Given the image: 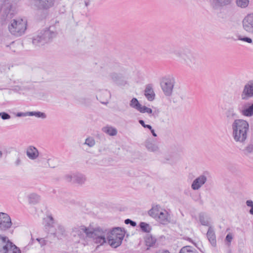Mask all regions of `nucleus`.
I'll list each match as a JSON object with an SVG mask.
<instances>
[{"instance_id":"6ab92c4d","label":"nucleus","mask_w":253,"mask_h":253,"mask_svg":"<svg viewBox=\"0 0 253 253\" xmlns=\"http://www.w3.org/2000/svg\"><path fill=\"white\" fill-rule=\"evenodd\" d=\"M144 95L148 101H152L154 100L155 94L151 84L146 85Z\"/></svg>"},{"instance_id":"cd10ccee","label":"nucleus","mask_w":253,"mask_h":253,"mask_svg":"<svg viewBox=\"0 0 253 253\" xmlns=\"http://www.w3.org/2000/svg\"><path fill=\"white\" fill-rule=\"evenodd\" d=\"M179 253H199L194 248L190 246L182 247Z\"/></svg>"},{"instance_id":"a19ab883","label":"nucleus","mask_w":253,"mask_h":253,"mask_svg":"<svg viewBox=\"0 0 253 253\" xmlns=\"http://www.w3.org/2000/svg\"><path fill=\"white\" fill-rule=\"evenodd\" d=\"M236 3L238 6L245 8L249 5V0H236Z\"/></svg>"},{"instance_id":"423d86ee","label":"nucleus","mask_w":253,"mask_h":253,"mask_svg":"<svg viewBox=\"0 0 253 253\" xmlns=\"http://www.w3.org/2000/svg\"><path fill=\"white\" fill-rule=\"evenodd\" d=\"M56 35L50 28L42 30L33 37L32 43L36 46H42L49 42Z\"/></svg>"},{"instance_id":"0eeeda50","label":"nucleus","mask_w":253,"mask_h":253,"mask_svg":"<svg viewBox=\"0 0 253 253\" xmlns=\"http://www.w3.org/2000/svg\"><path fill=\"white\" fill-rule=\"evenodd\" d=\"M125 232L120 227L113 229L107 237L109 244L112 247L116 248L120 246L125 237Z\"/></svg>"},{"instance_id":"052dcab7","label":"nucleus","mask_w":253,"mask_h":253,"mask_svg":"<svg viewBox=\"0 0 253 253\" xmlns=\"http://www.w3.org/2000/svg\"><path fill=\"white\" fill-rule=\"evenodd\" d=\"M2 152L0 150V159H1L2 157Z\"/></svg>"},{"instance_id":"79ce46f5","label":"nucleus","mask_w":253,"mask_h":253,"mask_svg":"<svg viewBox=\"0 0 253 253\" xmlns=\"http://www.w3.org/2000/svg\"><path fill=\"white\" fill-rule=\"evenodd\" d=\"M245 154H248L253 152V145H248L244 150Z\"/></svg>"},{"instance_id":"49530a36","label":"nucleus","mask_w":253,"mask_h":253,"mask_svg":"<svg viewBox=\"0 0 253 253\" xmlns=\"http://www.w3.org/2000/svg\"><path fill=\"white\" fill-rule=\"evenodd\" d=\"M125 223L126 224H130L133 227H134L136 225V223L135 221H133L130 219H126L125 220Z\"/></svg>"},{"instance_id":"412c9836","label":"nucleus","mask_w":253,"mask_h":253,"mask_svg":"<svg viewBox=\"0 0 253 253\" xmlns=\"http://www.w3.org/2000/svg\"><path fill=\"white\" fill-rule=\"evenodd\" d=\"M207 236L209 241L213 247L216 246V240L214 231L211 227L209 228L207 233Z\"/></svg>"},{"instance_id":"09e8293b","label":"nucleus","mask_w":253,"mask_h":253,"mask_svg":"<svg viewBox=\"0 0 253 253\" xmlns=\"http://www.w3.org/2000/svg\"><path fill=\"white\" fill-rule=\"evenodd\" d=\"M36 240L39 242L41 247L43 246L46 244V241L43 238H37L36 239Z\"/></svg>"},{"instance_id":"dca6fc26","label":"nucleus","mask_w":253,"mask_h":253,"mask_svg":"<svg viewBox=\"0 0 253 253\" xmlns=\"http://www.w3.org/2000/svg\"><path fill=\"white\" fill-rule=\"evenodd\" d=\"M26 153L28 158L32 160H36L39 155L38 150L33 146H28L26 149Z\"/></svg>"},{"instance_id":"ddd939ff","label":"nucleus","mask_w":253,"mask_h":253,"mask_svg":"<svg viewBox=\"0 0 253 253\" xmlns=\"http://www.w3.org/2000/svg\"><path fill=\"white\" fill-rule=\"evenodd\" d=\"M241 98L245 100L253 98V81L249 82L245 85L241 93Z\"/></svg>"},{"instance_id":"37998d69","label":"nucleus","mask_w":253,"mask_h":253,"mask_svg":"<svg viewBox=\"0 0 253 253\" xmlns=\"http://www.w3.org/2000/svg\"><path fill=\"white\" fill-rule=\"evenodd\" d=\"M238 38L239 40L242 41L249 43H251L253 42L252 39L249 37H242L241 36H238Z\"/></svg>"},{"instance_id":"c85d7f7f","label":"nucleus","mask_w":253,"mask_h":253,"mask_svg":"<svg viewBox=\"0 0 253 253\" xmlns=\"http://www.w3.org/2000/svg\"><path fill=\"white\" fill-rule=\"evenodd\" d=\"M40 200V197L36 193H31L28 196V201L31 204H36Z\"/></svg>"},{"instance_id":"f8f14e48","label":"nucleus","mask_w":253,"mask_h":253,"mask_svg":"<svg viewBox=\"0 0 253 253\" xmlns=\"http://www.w3.org/2000/svg\"><path fill=\"white\" fill-rule=\"evenodd\" d=\"M243 27L245 31L253 34V13L248 14L243 20Z\"/></svg>"},{"instance_id":"603ef678","label":"nucleus","mask_w":253,"mask_h":253,"mask_svg":"<svg viewBox=\"0 0 253 253\" xmlns=\"http://www.w3.org/2000/svg\"><path fill=\"white\" fill-rule=\"evenodd\" d=\"M66 178L69 181H73V175H67L66 176Z\"/></svg>"},{"instance_id":"c9c22d12","label":"nucleus","mask_w":253,"mask_h":253,"mask_svg":"<svg viewBox=\"0 0 253 253\" xmlns=\"http://www.w3.org/2000/svg\"><path fill=\"white\" fill-rule=\"evenodd\" d=\"M139 112L141 113H147L148 114H152V115L154 117H157L158 115V113H156V112L153 113V111L151 108L147 107L145 106H142V109H141Z\"/></svg>"},{"instance_id":"de8ad7c7","label":"nucleus","mask_w":253,"mask_h":253,"mask_svg":"<svg viewBox=\"0 0 253 253\" xmlns=\"http://www.w3.org/2000/svg\"><path fill=\"white\" fill-rule=\"evenodd\" d=\"M233 239V235L231 233L228 234L225 238V240L229 243L228 245H230L232 240Z\"/></svg>"},{"instance_id":"6e6d98bb","label":"nucleus","mask_w":253,"mask_h":253,"mask_svg":"<svg viewBox=\"0 0 253 253\" xmlns=\"http://www.w3.org/2000/svg\"><path fill=\"white\" fill-rule=\"evenodd\" d=\"M144 127L148 128L149 130H151L152 128V126L149 125H146Z\"/></svg>"},{"instance_id":"864d4df0","label":"nucleus","mask_w":253,"mask_h":253,"mask_svg":"<svg viewBox=\"0 0 253 253\" xmlns=\"http://www.w3.org/2000/svg\"><path fill=\"white\" fill-rule=\"evenodd\" d=\"M139 123L143 126V127H144L146 125V124H145V122L143 120H139Z\"/></svg>"},{"instance_id":"b1692460","label":"nucleus","mask_w":253,"mask_h":253,"mask_svg":"<svg viewBox=\"0 0 253 253\" xmlns=\"http://www.w3.org/2000/svg\"><path fill=\"white\" fill-rule=\"evenodd\" d=\"M8 248L2 252L3 253H21L20 250L11 242L8 244Z\"/></svg>"},{"instance_id":"2eb2a0df","label":"nucleus","mask_w":253,"mask_h":253,"mask_svg":"<svg viewBox=\"0 0 253 253\" xmlns=\"http://www.w3.org/2000/svg\"><path fill=\"white\" fill-rule=\"evenodd\" d=\"M36 5L38 9L47 10L54 4L55 0H35Z\"/></svg>"},{"instance_id":"680f3d73","label":"nucleus","mask_w":253,"mask_h":253,"mask_svg":"<svg viewBox=\"0 0 253 253\" xmlns=\"http://www.w3.org/2000/svg\"><path fill=\"white\" fill-rule=\"evenodd\" d=\"M163 253H169V251H166L165 252H164Z\"/></svg>"},{"instance_id":"1a4fd4ad","label":"nucleus","mask_w":253,"mask_h":253,"mask_svg":"<svg viewBox=\"0 0 253 253\" xmlns=\"http://www.w3.org/2000/svg\"><path fill=\"white\" fill-rule=\"evenodd\" d=\"M174 84V79L173 78H167L163 80L161 83V87L167 96H170L172 92Z\"/></svg>"},{"instance_id":"c03bdc74","label":"nucleus","mask_w":253,"mask_h":253,"mask_svg":"<svg viewBox=\"0 0 253 253\" xmlns=\"http://www.w3.org/2000/svg\"><path fill=\"white\" fill-rule=\"evenodd\" d=\"M0 117L2 120H5L10 119V116L7 113L0 112Z\"/></svg>"},{"instance_id":"5fc2aeb1","label":"nucleus","mask_w":253,"mask_h":253,"mask_svg":"<svg viewBox=\"0 0 253 253\" xmlns=\"http://www.w3.org/2000/svg\"><path fill=\"white\" fill-rule=\"evenodd\" d=\"M152 135L154 137H156L157 136V134L155 133V130L154 129L152 128L151 130H150Z\"/></svg>"},{"instance_id":"7ed1b4c3","label":"nucleus","mask_w":253,"mask_h":253,"mask_svg":"<svg viewBox=\"0 0 253 253\" xmlns=\"http://www.w3.org/2000/svg\"><path fill=\"white\" fill-rule=\"evenodd\" d=\"M177 61L192 70L197 69L200 66L198 56L188 48H177L172 51Z\"/></svg>"},{"instance_id":"a878e982","label":"nucleus","mask_w":253,"mask_h":253,"mask_svg":"<svg viewBox=\"0 0 253 253\" xmlns=\"http://www.w3.org/2000/svg\"><path fill=\"white\" fill-rule=\"evenodd\" d=\"M102 130L103 132L110 136H115L117 134V129L109 126H107L102 127Z\"/></svg>"},{"instance_id":"a18cd8bd","label":"nucleus","mask_w":253,"mask_h":253,"mask_svg":"<svg viewBox=\"0 0 253 253\" xmlns=\"http://www.w3.org/2000/svg\"><path fill=\"white\" fill-rule=\"evenodd\" d=\"M30 112H18L16 114V116L18 117H26V116H30Z\"/></svg>"},{"instance_id":"4c0bfd02","label":"nucleus","mask_w":253,"mask_h":253,"mask_svg":"<svg viewBox=\"0 0 253 253\" xmlns=\"http://www.w3.org/2000/svg\"><path fill=\"white\" fill-rule=\"evenodd\" d=\"M46 223L45 224V228L47 229V227H51L54 226L53 218L51 216H48L45 219Z\"/></svg>"},{"instance_id":"72a5a7b5","label":"nucleus","mask_w":253,"mask_h":253,"mask_svg":"<svg viewBox=\"0 0 253 253\" xmlns=\"http://www.w3.org/2000/svg\"><path fill=\"white\" fill-rule=\"evenodd\" d=\"M199 221L201 224L204 226H209V222L208 218L205 216L204 213H200L199 214Z\"/></svg>"},{"instance_id":"58836bf2","label":"nucleus","mask_w":253,"mask_h":253,"mask_svg":"<svg viewBox=\"0 0 253 253\" xmlns=\"http://www.w3.org/2000/svg\"><path fill=\"white\" fill-rule=\"evenodd\" d=\"M30 116H35L37 118H40L42 119H45L46 117V115L44 113L37 111V112H30Z\"/></svg>"},{"instance_id":"4be33fe9","label":"nucleus","mask_w":253,"mask_h":253,"mask_svg":"<svg viewBox=\"0 0 253 253\" xmlns=\"http://www.w3.org/2000/svg\"><path fill=\"white\" fill-rule=\"evenodd\" d=\"M49 232H50L51 234H53L55 237L59 239L64 237L65 233V230L63 226L59 224L57 225V228L55 232H53L51 230H49Z\"/></svg>"},{"instance_id":"e433bc0d","label":"nucleus","mask_w":253,"mask_h":253,"mask_svg":"<svg viewBox=\"0 0 253 253\" xmlns=\"http://www.w3.org/2000/svg\"><path fill=\"white\" fill-rule=\"evenodd\" d=\"M141 230L144 232H150L151 230V227L149 224L141 222L139 224Z\"/></svg>"},{"instance_id":"f257e3e1","label":"nucleus","mask_w":253,"mask_h":253,"mask_svg":"<svg viewBox=\"0 0 253 253\" xmlns=\"http://www.w3.org/2000/svg\"><path fill=\"white\" fill-rule=\"evenodd\" d=\"M107 230H103L100 227L92 228L91 227H86L84 225L75 227L73 229L72 234L75 238L77 242H80L81 240H84L85 236L87 237L92 238L94 242L96 244L103 245L106 243L105 235Z\"/></svg>"},{"instance_id":"f03ea898","label":"nucleus","mask_w":253,"mask_h":253,"mask_svg":"<svg viewBox=\"0 0 253 253\" xmlns=\"http://www.w3.org/2000/svg\"><path fill=\"white\" fill-rule=\"evenodd\" d=\"M177 61L192 70L197 69L200 66L198 56L188 48H177L172 51Z\"/></svg>"},{"instance_id":"a211bd4d","label":"nucleus","mask_w":253,"mask_h":253,"mask_svg":"<svg viewBox=\"0 0 253 253\" xmlns=\"http://www.w3.org/2000/svg\"><path fill=\"white\" fill-rule=\"evenodd\" d=\"M225 119L227 123H231L237 117V114L233 107L228 108L225 111Z\"/></svg>"},{"instance_id":"393cba45","label":"nucleus","mask_w":253,"mask_h":253,"mask_svg":"<svg viewBox=\"0 0 253 253\" xmlns=\"http://www.w3.org/2000/svg\"><path fill=\"white\" fill-rule=\"evenodd\" d=\"M10 242L7 237L0 235V252H3L6 248H8Z\"/></svg>"},{"instance_id":"4468645a","label":"nucleus","mask_w":253,"mask_h":253,"mask_svg":"<svg viewBox=\"0 0 253 253\" xmlns=\"http://www.w3.org/2000/svg\"><path fill=\"white\" fill-rule=\"evenodd\" d=\"M18 0H4L2 9L4 10L6 18H11L13 14V4H15Z\"/></svg>"},{"instance_id":"f3484780","label":"nucleus","mask_w":253,"mask_h":253,"mask_svg":"<svg viewBox=\"0 0 253 253\" xmlns=\"http://www.w3.org/2000/svg\"><path fill=\"white\" fill-rule=\"evenodd\" d=\"M145 146L148 151L157 153L159 152L158 145L150 139H147L145 142Z\"/></svg>"},{"instance_id":"4d7b16f0","label":"nucleus","mask_w":253,"mask_h":253,"mask_svg":"<svg viewBox=\"0 0 253 253\" xmlns=\"http://www.w3.org/2000/svg\"><path fill=\"white\" fill-rule=\"evenodd\" d=\"M103 94L106 95L107 96H110L109 92H108L107 90L103 91Z\"/></svg>"},{"instance_id":"2f4dec72","label":"nucleus","mask_w":253,"mask_h":253,"mask_svg":"<svg viewBox=\"0 0 253 253\" xmlns=\"http://www.w3.org/2000/svg\"><path fill=\"white\" fill-rule=\"evenodd\" d=\"M156 240L151 235H147L145 237L146 245L148 247H152L156 243Z\"/></svg>"},{"instance_id":"5701e85b","label":"nucleus","mask_w":253,"mask_h":253,"mask_svg":"<svg viewBox=\"0 0 253 253\" xmlns=\"http://www.w3.org/2000/svg\"><path fill=\"white\" fill-rule=\"evenodd\" d=\"M168 214L166 211H160L156 219L161 223L165 224L168 222Z\"/></svg>"},{"instance_id":"aec40b11","label":"nucleus","mask_w":253,"mask_h":253,"mask_svg":"<svg viewBox=\"0 0 253 253\" xmlns=\"http://www.w3.org/2000/svg\"><path fill=\"white\" fill-rule=\"evenodd\" d=\"M231 0H211V4L214 9H218L229 4Z\"/></svg>"},{"instance_id":"3c124183","label":"nucleus","mask_w":253,"mask_h":253,"mask_svg":"<svg viewBox=\"0 0 253 253\" xmlns=\"http://www.w3.org/2000/svg\"><path fill=\"white\" fill-rule=\"evenodd\" d=\"M246 204L248 207H253V202L252 200H248L246 202Z\"/></svg>"},{"instance_id":"7c9ffc66","label":"nucleus","mask_w":253,"mask_h":253,"mask_svg":"<svg viewBox=\"0 0 253 253\" xmlns=\"http://www.w3.org/2000/svg\"><path fill=\"white\" fill-rule=\"evenodd\" d=\"M160 211L159 210V207L158 206H156L155 207H153L151 210L149 211L148 214L151 217L156 219Z\"/></svg>"},{"instance_id":"13d9d810","label":"nucleus","mask_w":253,"mask_h":253,"mask_svg":"<svg viewBox=\"0 0 253 253\" xmlns=\"http://www.w3.org/2000/svg\"><path fill=\"white\" fill-rule=\"evenodd\" d=\"M100 102L102 104H106L107 103H108V100L106 99L105 101H102V100H100Z\"/></svg>"},{"instance_id":"f704fd0d","label":"nucleus","mask_w":253,"mask_h":253,"mask_svg":"<svg viewBox=\"0 0 253 253\" xmlns=\"http://www.w3.org/2000/svg\"><path fill=\"white\" fill-rule=\"evenodd\" d=\"M109 77L113 82L118 83L123 78V75L121 74L113 72L110 74Z\"/></svg>"},{"instance_id":"bf43d9fd","label":"nucleus","mask_w":253,"mask_h":253,"mask_svg":"<svg viewBox=\"0 0 253 253\" xmlns=\"http://www.w3.org/2000/svg\"><path fill=\"white\" fill-rule=\"evenodd\" d=\"M250 213L251 214H253V206L252 207H251V210H250Z\"/></svg>"},{"instance_id":"20e7f679","label":"nucleus","mask_w":253,"mask_h":253,"mask_svg":"<svg viewBox=\"0 0 253 253\" xmlns=\"http://www.w3.org/2000/svg\"><path fill=\"white\" fill-rule=\"evenodd\" d=\"M248 123L243 119H235L232 124V136L236 142H244L247 137Z\"/></svg>"},{"instance_id":"6e6552de","label":"nucleus","mask_w":253,"mask_h":253,"mask_svg":"<svg viewBox=\"0 0 253 253\" xmlns=\"http://www.w3.org/2000/svg\"><path fill=\"white\" fill-rule=\"evenodd\" d=\"M26 29L27 21L21 18L13 19L8 26L10 33L16 37H20L24 34Z\"/></svg>"},{"instance_id":"9d476101","label":"nucleus","mask_w":253,"mask_h":253,"mask_svg":"<svg viewBox=\"0 0 253 253\" xmlns=\"http://www.w3.org/2000/svg\"><path fill=\"white\" fill-rule=\"evenodd\" d=\"M209 172L205 171L203 174L195 179L192 184L191 188L194 190H199L207 181Z\"/></svg>"},{"instance_id":"473e14b6","label":"nucleus","mask_w":253,"mask_h":253,"mask_svg":"<svg viewBox=\"0 0 253 253\" xmlns=\"http://www.w3.org/2000/svg\"><path fill=\"white\" fill-rule=\"evenodd\" d=\"M242 114L247 117L251 116L253 115V103L248 108L244 109L242 111Z\"/></svg>"},{"instance_id":"c756f323","label":"nucleus","mask_w":253,"mask_h":253,"mask_svg":"<svg viewBox=\"0 0 253 253\" xmlns=\"http://www.w3.org/2000/svg\"><path fill=\"white\" fill-rule=\"evenodd\" d=\"M85 181V176L82 174H76L73 175V182L79 183L83 184Z\"/></svg>"},{"instance_id":"9b49d317","label":"nucleus","mask_w":253,"mask_h":253,"mask_svg":"<svg viewBox=\"0 0 253 253\" xmlns=\"http://www.w3.org/2000/svg\"><path fill=\"white\" fill-rule=\"evenodd\" d=\"M11 225L10 216L7 213L0 212V230L5 231L10 228Z\"/></svg>"},{"instance_id":"39448f33","label":"nucleus","mask_w":253,"mask_h":253,"mask_svg":"<svg viewBox=\"0 0 253 253\" xmlns=\"http://www.w3.org/2000/svg\"><path fill=\"white\" fill-rule=\"evenodd\" d=\"M56 35L50 28L42 30L33 37L32 43L36 46H42L49 42Z\"/></svg>"},{"instance_id":"8fccbe9b","label":"nucleus","mask_w":253,"mask_h":253,"mask_svg":"<svg viewBox=\"0 0 253 253\" xmlns=\"http://www.w3.org/2000/svg\"><path fill=\"white\" fill-rule=\"evenodd\" d=\"M14 163L16 166H18L21 165V161L19 157H17Z\"/></svg>"},{"instance_id":"bb28decb","label":"nucleus","mask_w":253,"mask_h":253,"mask_svg":"<svg viewBox=\"0 0 253 253\" xmlns=\"http://www.w3.org/2000/svg\"><path fill=\"white\" fill-rule=\"evenodd\" d=\"M129 106L130 107L140 112L142 109V105L139 102L136 98H133L130 101Z\"/></svg>"},{"instance_id":"ea45409f","label":"nucleus","mask_w":253,"mask_h":253,"mask_svg":"<svg viewBox=\"0 0 253 253\" xmlns=\"http://www.w3.org/2000/svg\"><path fill=\"white\" fill-rule=\"evenodd\" d=\"M84 144L86 145L89 147H92L95 144V139L92 137H88L85 139Z\"/></svg>"}]
</instances>
